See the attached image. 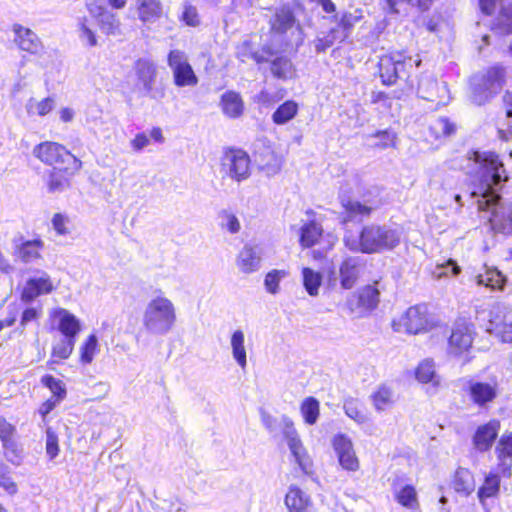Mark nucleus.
<instances>
[{
	"label": "nucleus",
	"instance_id": "412c9836",
	"mask_svg": "<svg viewBox=\"0 0 512 512\" xmlns=\"http://www.w3.org/2000/svg\"><path fill=\"white\" fill-rule=\"evenodd\" d=\"M468 393L473 403L482 407L497 397L498 388L496 382L470 380Z\"/></svg>",
	"mask_w": 512,
	"mask_h": 512
},
{
	"label": "nucleus",
	"instance_id": "f704fd0d",
	"mask_svg": "<svg viewBox=\"0 0 512 512\" xmlns=\"http://www.w3.org/2000/svg\"><path fill=\"white\" fill-rule=\"evenodd\" d=\"M263 52L267 54V57L259 52H254L251 42L245 40L237 47L236 55L242 62L252 59L256 63H262L268 61V57L273 56L275 53L270 47H264Z\"/></svg>",
	"mask_w": 512,
	"mask_h": 512
},
{
	"label": "nucleus",
	"instance_id": "2f4dec72",
	"mask_svg": "<svg viewBox=\"0 0 512 512\" xmlns=\"http://www.w3.org/2000/svg\"><path fill=\"white\" fill-rule=\"evenodd\" d=\"M477 285H484L491 290H503L506 277L495 267L484 266L483 271L476 276Z\"/></svg>",
	"mask_w": 512,
	"mask_h": 512
},
{
	"label": "nucleus",
	"instance_id": "603ef678",
	"mask_svg": "<svg viewBox=\"0 0 512 512\" xmlns=\"http://www.w3.org/2000/svg\"><path fill=\"white\" fill-rule=\"evenodd\" d=\"M272 74L280 79L292 78L294 75V68L290 59L286 57H278L272 61L271 65Z\"/></svg>",
	"mask_w": 512,
	"mask_h": 512
},
{
	"label": "nucleus",
	"instance_id": "e2e57ef3",
	"mask_svg": "<svg viewBox=\"0 0 512 512\" xmlns=\"http://www.w3.org/2000/svg\"><path fill=\"white\" fill-rule=\"evenodd\" d=\"M51 225L58 236H66L71 233L70 218L62 213H56L53 215Z\"/></svg>",
	"mask_w": 512,
	"mask_h": 512
},
{
	"label": "nucleus",
	"instance_id": "473e14b6",
	"mask_svg": "<svg viewBox=\"0 0 512 512\" xmlns=\"http://www.w3.org/2000/svg\"><path fill=\"white\" fill-rule=\"evenodd\" d=\"M137 13L143 23H154L162 16L160 0H137Z\"/></svg>",
	"mask_w": 512,
	"mask_h": 512
},
{
	"label": "nucleus",
	"instance_id": "ea45409f",
	"mask_svg": "<svg viewBox=\"0 0 512 512\" xmlns=\"http://www.w3.org/2000/svg\"><path fill=\"white\" fill-rule=\"evenodd\" d=\"M453 486L457 492L469 495L475 488V481L472 473L464 468L458 469L455 473Z\"/></svg>",
	"mask_w": 512,
	"mask_h": 512
},
{
	"label": "nucleus",
	"instance_id": "ddd939ff",
	"mask_svg": "<svg viewBox=\"0 0 512 512\" xmlns=\"http://www.w3.org/2000/svg\"><path fill=\"white\" fill-rule=\"evenodd\" d=\"M168 65L173 72L176 86H195L198 83V78L188 62L187 55L183 51H170L168 55Z\"/></svg>",
	"mask_w": 512,
	"mask_h": 512
},
{
	"label": "nucleus",
	"instance_id": "774afa93",
	"mask_svg": "<svg viewBox=\"0 0 512 512\" xmlns=\"http://www.w3.org/2000/svg\"><path fill=\"white\" fill-rule=\"evenodd\" d=\"M362 18H363V11L361 9H354L351 12H346L342 16L340 24L345 29H349V28L353 27Z\"/></svg>",
	"mask_w": 512,
	"mask_h": 512
},
{
	"label": "nucleus",
	"instance_id": "c03bdc74",
	"mask_svg": "<svg viewBox=\"0 0 512 512\" xmlns=\"http://www.w3.org/2000/svg\"><path fill=\"white\" fill-rule=\"evenodd\" d=\"M298 112V104L294 101H286L273 113L274 123L283 125L292 120Z\"/></svg>",
	"mask_w": 512,
	"mask_h": 512
},
{
	"label": "nucleus",
	"instance_id": "39448f33",
	"mask_svg": "<svg viewBox=\"0 0 512 512\" xmlns=\"http://www.w3.org/2000/svg\"><path fill=\"white\" fill-rule=\"evenodd\" d=\"M475 331L473 324L460 320L455 322L448 338L447 355L452 358L463 359L467 363L470 349L474 341Z\"/></svg>",
	"mask_w": 512,
	"mask_h": 512
},
{
	"label": "nucleus",
	"instance_id": "6ab92c4d",
	"mask_svg": "<svg viewBox=\"0 0 512 512\" xmlns=\"http://www.w3.org/2000/svg\"><path fill=\"white\" fill-rule=\"evenodd\" d=\"M44 242L40 238L24 240L15 239L13 242L14 256L24 263H32L41 258Z\"/></svg>",
	"mask_w": 512,
	"mask_h": 512
},
{
	"label": "nucleus",
	"instance_id": "37998d69",
	"mask_svg": "<svg viewBox=\"0 0 512 512\" xmlns=\"http://www.w3.org/2000/svg\"><path fill=\"white\" fill-rule=\"evenodd\" d=\"M397 502L409 510H416L419 507L417 492L412 485H405L395 491Z\"/></svg>",
	"mask_w": 512,
	"mask_h": 512
},
{
	"label": "nucleus",
	"instance_id": "338daca9",
	"mask_svg": "<svg viewBox=\"0 0 512 512\" xmlns=\"http://www.w3.org/2000/svg\"><path fill=\"white\" fill-rule=\"evenodd\" d=\"M16 428L14 425L9 423L5 418L0 416V440L2 443L15 440L14 435Z\"/></svg>",
	"mask_w": 512,
	"mask_h": 512
},
{
	"label": "nucleus",
	"instance_id": "052dcab7",
	"mask_svg": "<svg viewBox=\"0 0 512 512\" xmlns=\"http://www.w3.org/2000/svg\"><path fill=\"white\" fill-rule=\"evenodd\" d=\"M346 415L358 424H365L369 421L368 415L361 409L359 404L354 400H348L344 403Z\"/></svg>",
	"mask_w": 512,
	"mask_h": 512
},
{
	"label": "nucleus",
	"instance_id": "20e7f679",
	"mask_svg": "<svg viewBox=\"0 0 512 512\" xmlns=\"http://www.w3.org/2000/svg\"><path fill=\"white\" fill-rule=\"evenodd\" d=\"M33 155L50 166L67 164L65 171L70 174L79 171L82 166V162L77 157L71 154L63 145L56 142L40 143L34 147Z\"/></svg>",
	"mask_w": 512,
	"mask_h": 512
},
{
	"label": "nucleus",
	"instance_id": "4c0bfd02",
	"mask_svg": "<svg viewBox=\"0 0 512 512\" xmlns=\"http://www.w3.org/2000/svg\"><path fill=\"white\" fill-rule=\"evenodd\" d=\"M302 280L303 286L310 296L315 297L319 295V289L323 280L320 272L305 267L302 269Z\"/></svg>",
	"mask_w": 512,
	"mask_h": 512
},
{
	"label": "nucleus",
	"instance_id": "2eb2a0df",
	"mask_svg": "<svg viewBox=\"0 0 512 512\" xmlns=\"http://www.w3.org/2000/svg\"><path fill=\"white\" fill-rule=\"evenodd\" d=\"M406 58L400 52L385 54L380 57L378 68L382 83L385 85L394 84L404 71Z\"/></svg>",
	"mask_w": 512,
	"mask_h": 512
},
{
	"label": "nucleus",
	"instance_id": "a211bd4d",
	"mask_svg": "<svg viewBox=\"0 0 512 512\" xmlns=\"http://www.w3.org/2000/svg\"><path fill=\"white\" fill-rule=\"evenodd\" d=\"M133 70L136 77L135 87L143 94L154 97L153 86L157 75L155 64L148 59H139Z\"/></svg>",
	"mask_w": 512,
	"mask_h": 512
},
{
	"label": "nucleus",
	"instance_id": "58836bf2",
	"mask_svg": "<svg viewBox=\"0 0 512 512\" xmlns=\"http://www.w3.org/2000/svg\"><path fill=\"white\" fill-rule=\"evenodd\" d=\"M374 408L380 412L385 411L392 407L394 403V393L391 388L387 386H380L370 396Z\"/></svg>",
	"mask_w": 512,
	"mask_h": 512
},
{
	"label": "nucleus",
	"instance_id": "aec40b11",
	"mask_svg": "<svg viewBox=\"0 0 512 512\" xmlns=\"http://www.w3.org/2000/svg\"><path fill=\"white\" fill-rule=\"evenodd\" d=\"M87 10L91 17L98 21L103 33L107 35H115L119 32L120 22L114 13L94 2L87 4Z\"/></svg>",
	"mask_w": 512,
	"mask_h": 512
},
{
	"label": "nucleus",
	"instance_id": "6e6d98bb",
	"mask_svg": "<svg viewBox=\"0 0 512 512\" xmlns=\"http://www.w3.org/2000/svg\"><path fill=\"white\" fill-rule=\"evenodd\" d=\"M4 456L7 461L19 466L23 460V450L15 440L2 443Z\"/></svg>",
	"mask_w": 512,
	"mask_h": 512
},
{
	"label": "nucleus",
	"instance_id": "bf43d9fd",
	"mask_svg": "<svg viewBox=\"0 0 512 512\" xmlns=\"http://www.w3.org/2000/svg\"><path fill=\"white\" fill-rule=\"evenodd\" d=\"M461 272V268L457 265V263L449 259L448 261L437 264L432 272V275L436 279H441L443 277L449 276H457Z\"/></svg>",
	"mask_w": 512,
	"mask_h": 512
},
{
	"label": "nucleus",
	"instance_id": "f8f14e48",
	"mask_svg": "<svg viewBox=\"0 0 512 512\" xmlns=\"http://www.w3.org/2000/svg\"><path fill=\"white\" fill-rule=\"evenodd\" d=\"M331 444L343 470L356 472L360 469V460L350 437L343 433L336 434L333 436Z\"/></svg>",
	"mask_w": 512,
	"mask_h": 512
},
{
	"label": "nucleus",
	"instance_id": "5701e85b",
	"mask_svg": "<svg viewBox=\"0 0 512 512\" xmlns=\"http://www.w3.org/2000/svg\"><path fill=\"white\" fill-rule=\"evenodd\" d=\"M255 161L261 171L267 176H274L278 174L283 165V158L277 154L270 147H265L258 151L255 156Z\"/></svg>",
	"mask_w": 512,
	"mask_h": 512
},
{
	"label": "nucleus",
	"instance_id": "5fc2aeb1",
	"mask_svg": "<svg viewBox=\"0 0 512 512\" xmlns=\"http://www.w3.org/2000/svg\"><path fill=\"white\" fill-rule=\"evenodd\" d=\"M219 225L231 234H236L241 229L238 217L230 210L223 209L218 213Z\"/></svg>",
	"mask_w": 512,
	"mask_h": 512
},
{
	"label": "nucleus",
	"instance_id": "0e129e2a",
	"mask_svg": "<svg viewBox=\"0 0 512 512\" xmlns=\"http://www.w3.org/2000/svg\"><path fill=\"white\" fill-rule=\"evenodd\" d=\"M45 450L49 460H54L60 452L58 436L51 427L46 429Z\"/></svg>",
	"mask_w": 512,
	"mask_h": 512
},
{
	"label": "nucleus",
	"instance_id": "13d9d810",
	"mask_svg": "<svg viewBox=\"0 0 512 512\" xmlns=\"http://www.w3.org/2000/svg\"><path fill=\"white\" fill-rule=\"evenodd\" d=\"M68 185V180L61 169L54 168L50 171L47 180L48 190L50 192H60Z\"/></svg>",
	"mask_w": 512,
	"mask_h": 512
},
{
	"label": "nucleus",
	"instance_id": "1a4fd4ad",
	"mask_svg": "<svg viewBox=\"0 0 512 512\" xmlns=\"http://www.w3.org/2000/svg\"><path fill=\"white\" fill-rule=\"evenodd\" d=\"M504 69L492 67L481 76H474L471 80L472 99L481 105L491 96L498 93L503 84Z\"/></svg>",
	"mask_w": 512,
	"mask_h": 512
},
{
	"label": "nucleus",
	"instance_id": "6e6552de",
	"mask_svg": "<svg viewBox=\"0 0 512 512\" xmlns=\"http://www.w3.org/2000/svg\"><path fill=\"white\" fill-rule=\"evenodd\" d=\"M283 436L289 448L293 461L298 465L300 470L306 474L313 473V461L307 449L304 447L293 421L288 417L282 418Z\"/></svg>",
	"mask_w": 512,
	"mask_h": 512
},
{
	"label": "nucleus",
	"instance_id": "9d476101",
	"mask_svg": "<svg viewBox=\"0 0 512 512\" xmlns=\"http://www.w3.org/2000/svg\"><path fill=\"white\" fill-rule=\"evenodd\" d=\"M250 157L241 149H230L225 152L221 160V172L232 180L241 182L251 173Z\"/></svg>",
	"mask_w": 512,
	"mask_h": 512
},
{
	"label": "nucleus",
	"instance_id": "0eeeda50",
	"mask_svg": "<svg viewBox=\"0 0 512 512\" xmlns=\"http://www.w3.org/2000/svg\"><path fill=\"white\" fill-rule=\"evenodd\" d=\"M433 326L434 323L429 318L425 305H416L408 308L392 322L394 331L409 334L425 333L430 331Z\"/></svg>",
	"mask_w": 512,
	"mask_h": 512
},
{
	"label": "nucleus",
	"instance_id": "b1692460",
	"mask_svg": "<svg viewBox=\"0 0 512 512\" xmlns=\"http://www.w3.org/2000/svg\"><path fill=\"white\" fill-rule=\"evenodd\" d=\"M415 378L422 384L430 385L435 392L441 385V376L436 371L435 361L431 358L422 360L415 369Z\"/></svg>",
	"mask_w": 512,
	"mask_h": 512
},
{
	"label": "nucleus",
	"instance_id": "69168bd1",
	"mask_svg": "<svg viewBox=\"0 0 512 512\" xmlns=\"http://www.w3.org/2000/svg\"><path fill=\"white\" fill-rule=\"evenodd\" d=\"M41 382L52 392L54 399L61 401L65 397L66 390L60 380L51 375H45L42 377Z\"/></svg>",
	"mask_w": 512,
	"mask_h": 512
},
{
	"label": "nucleus",
	"instance_id": "f03ea898",
	"mask_svg": "<svg viewBox=\"0 0 512 512\" xmlns=\"http://www.w3.org/2000/svg\"><path fill=\"white\" fill-rule=\"evenodd\" d=\"M402 231L389 225H369L362 229L359 236L346 234L345 246L351 251L367 254L392 250L399 245Z\"/></svg>",
	"mask_w": 512,
	"mask_h": 512
},
{
	"label": "nucleus",
	"instance_id": "de8ad7c7",
	"mask_svg": "<svg viewBox=\"0 0 512 512\" xmlns=\"http://www.w3.org/2000/svg\"><path fill=\"white\" fill-rule=\"evenodd\" d=\"M77 27L79 38L84 44L90 47L97 45V37L93 29V24L87 17L79 18Z\"/></svg>",
	"mask_w": 512,
	"mask_h": 512
},
{
	"label": "nucleus",
	"instance_id": "c85d7f7f",
	"mask_svg": "<svg viewBox=\"0 0 512 512\" xmlns=\"http://www.w3.org/2000/svg\"><path fill=\"white\" fill-rule=\"evenodd\" d=\"M220 107L223 114L230 119H237L244 112L242 97L235 91H226L222 94Z\"/></svg>",
	"mask_w": 512,
	"mask_h": 512
},
{
	"label": "nucleus",
	"instance_id": "f3484780",
	"mask_svg": "<svg viewBox=\"0 0 512 512\" xmlns=\"http://www.w3.org/2000/svg\"><path fill=\"white\" fill-rule=\"evenodd\" d=\"M284 505L288 512H318L311 495L296 484L288 487Z\"/></svg>",
	"mask_w": 512,
	"mask_h": 512
},
{
	"label": "nucleus",
	"instance_id": "680f3d73",
	"mask_svg": "<svg viewBox=\"0 0 512 512\" xmlns=\"http://www.w3.org/2000/svg\"><path fill=\"white\" fill-rule=\"evenodd\" d=\"M370 138L375 139L373 146L379 149H386L395 146L397 136L391 130L378 131L371 135Z\"/></svg>",
	"mask_w": 512,
	"mask_h": 512
},
{
	"label": "nucleus",
	"instance_id": "f257e3e1",
	"mask_svg": "<svg viewBox=\"0 0 512 512\" xmlns=\"http://www.w3.org/2000/svg\"><path fill=\"white\" fill-rule=\"evenodd\" d=\"M468 173L472 175L474 190L470 196L479 200L496 198L503 184L508 180V174L504 168L503 162L494 152L472 151L467 156Z\"/></svg>",
	"mask_w": 512,
	"mask_h": 512
},
{
	"label": "nucleus",
	"instance_id": "8fccbe9b",
	"mask_svg": "<svg viewBox=\"0 0 512 512\" xmlns=\"http://www.w3.org/2000/svg\"><path fill=\"white\" fill-rule=\"evenodd\" d=\"M76 339L62 337L52 346V357L64 360L70 357L74 350Z\"/></svg>",
	"mask_w": 512,
	"mask_h": 512
},
{
	"label": "nucleus",
	"instance_id": "4d7b16f0",
	"mask_svg": "<svg viewBox=\"0 0 512 512\" xmlns=\"http://www.w3.org/2000/svg\"><path fill=\"white\" fill-rule=\"evenodd\" d=\"M430 131L438 139L453 134L456 127L447 118H438L430 125Z\"/></svg>",
	"mask_w": 512,
	"mask_h": 512
},
{
	"label": "nucleus",
	"instance_id": "cd10ccee",
	"mask_svg": "<svg viewBox=\"0 0 512 512\" xmlns=\"http://www.w3.org/2000/svg\"><path fill=\"white\" fill-rule=\"evenodd\" d=\"M447 87L443 84L439 86L437 80L432 76H422L418 85V94L421 98L429 101L439 99L442 102L447 93Z\"/></svg>",
	"mask_w": 512,
	"mask_h": 512
},
{
	"label": "nucleus",
	"instance_id": "a878e982",
	"mask_svg": "<svg viewBox=\"0 0 512 512\" xmlns=\"http://www.w3.org/2000/svg\"><path fill=\"white\" fill-rule=\"evenodd\" d=\"M496 453L499 460L498 470H501L503 477H509L512 465V432L501 436Z\"/></svg>",
	"mask_w": 512,
	"mask_h": 512
},
{
	"label": "nucleus",
	"instance_id": "393cba45",
	"mask_svg": "<svg viewBox=\"0 0 512 512\" xmlns=\"http://www.w3.org/2000/svg\"><path fill=\"white\" fill-rule=\"evenodd\" d=\"M500 429V423L492 420L479 426L474 435V445L479 451H487L492 446Z\"/></svg>",
	"mask_w": 512,
	"mask_h": 512
},
{
	"label": "nucleus",
	"instance_id": "bb28decb",
	"mask_svg": "<svg viewBox=\"0 0 512 512\" xmlns=\"http://www.w3.org/2000/svg\"><path fill=\"white\" fill-rule=\"evenodd\" d=\"M53 290V284L50 277L42 273L37 277L29 279L23 289L22 298L32 300L39 295L50 293Z\"/></svg>",
	"mask_w": 512,
	"mask_h": 512
},
{
	"label": "nucleus",
	"instance_id": "7ed1b4c3",
	"mask_svg": "<svg viewBox=\"0 0 512 512\" xmlns=\"http://www.w3.org/2000/svg\"><path fill=\"white\" fill-rule=\"evenodd\" d=\"M176 307L161 290L154 292L142 315V325L151 335L164 336L175 326Z\"/></svg>",
	"mask_w": 512,
	"mask_h": 512
},
{
	"label": "nucleus",
	"instance_id": "4be33fe9",
	"mask_svg": "<svg viewBox=\"0 0 512 512\" xmlns=\"http://www.w3.org/2000/svg\"><path fill=\"white\" fill-rule=\"evenodd\" d=\"M13 32L15 33V42L21 50L35 55L42 54L44 50L43 45L39 37L31 29L15 24Z\"/></svg>",
	"mask_w": 512,
	"mask_h": 512
},
{
	"label": "nucleus",
	"instance_id": "dca6fc26",
	"mask_svg": "<svg viewBox=\"0 0 512 512\" xmlns=\"http://www.w3.org/2000/svg\"><path fill=\"white\" fill-rule=\"evenodd\" d=\"M52 328L58 330L63 337L76 339L82 326L80 320L64 308H55L50 314Z\"/></svg>",
	"mask_w": 512,
	"mask_h": 512
},
{
	"label": "nucleus",
	"instance_id": "423d86ee",
	"mask_svg": "<svg viewBox=\"0 0 512 512\" xmlns=\"http://www.w3.org/2000/svg\"><path fill=\"white\" fill-rule=\"evenodd\" d=\"M478 209L487 213L491 227L498 232L512 233V203H504L500 196L479 200Z\"/></svg>",
	"mask_w": 512,
	"mask_h": 512
},
{
	"label": "nucleus",
	"instance_id": "7c9ffc66",
	"mask_svg": "<svg viewBox=\"0 0 512 512\" xmlns=\"http://www.w3.org/2000/svg\"><path fill=\"white\" fill-rule=\"evenodd\" d=\"M229 344L233 359L241 369H245L247 366V350L244 332L241 329L234 330L230 335Z\"/></svg>",
	"mask_w": 512,
	"mask_h": 512
},
{
	"label": "nucleus",
	"instance_id": "a18cd8bd",
	"mask_svg": "<svg viewBox=\"0 0 512 512\" xmlns=\"http://www.w3.org/2000/svg\"><path fill=\"white\" fill-rule=\"evenodd\" d=\"M379 302V290L373 286L368 285L363 287L358 294V305L365 310L374 309Z\"/></svg>",
	"mask_w": 512,
	"mask_h": 512
},
{
	"label": "nucleus",
	"instance_id": "3c124183",
	"mask_svg": "<svg viewBox=\"0 0 512 512\" xmlns=\"http://www.w3.org/2000/svg\"><path fill=\"white\" fill-rule=\"evenodd\" d=\"M345 208V216L343 217V222L346 223L352 220H361L363 217H366L370 214L371 208L361 204L360 202L353 201L348 202V204L344 205Z\"/></svg>",
	"mask_w": 512,
	"mask_h": 512
},
{
	"label": "nucleus",
	"instance_id": "9b49d317",
	"mask_svg": "<svg viewBox=\"0 0 512 512\" xmlns=\"http://www.w3.org/2000/svg\"><path fill=\"white\" fill-rule=\"evenodd\" d=\"M487 318L486 330L489 333H494L503 342H512V310L496 303L491 306Z\"/></svg>",
	"mask_w": 512,
	"mask_h": 512
},
{
	"label": "nucleus",
	"instance_id": "a19ab883",
	"mask_svg": "<svg viewBox=\"0 0 512 512\" xmlns=\"http://www.w3.org/2000/svg\"><path fill=\"white\" fill-rule=\"evenodd\" d=\"M293 24L294 17L292 12L288 8H281L275 13L272 20V31L281 35L292 28Z\"/></svg>",
	"mask_w": 512,
	"mask_h": 512
},
{
	"label": "nucleus",
	"instance_id": "c756f323",
	"mask_svg": "<svg viewBox=\"0 0 512 512\" xmlns=\"http://www.w3.org/2000/svg\"><path fill=\"white\" fill-rule=\"evenodd\" d=\"M261 257L256 247L245 245L237 257V266L241 272L250 274L260 268Z\"/></svg>",
	"mask_w": 512,
	"mask_h": 512
},
{
	"label": "nucleus",
	"instance_id": "09e8293b",
	"mask_svg": "<svg viewBox=\"0 0 512 512\" xmlns=\"http://www.w3.org/2000/svg\"><path fill=\"white\" fill-rule=\"evenodd\" d=\"M99 352L98 339L91 334L80 347V361L83 364H90Z\"/></svg>",
	"mask_w": 512,
	"mask_h": 512
},
{
	"label": "nucleus",
	"instance_id": "c9c22d12",
	"mask_svg": "<svg viewBox=\"0 0 512 512\" xmlns=\"http://www.w3.org/2000/svg\"><path fill=\"white\" fill-rule=\"evenodd\" d=\"M501 470L498 467L485 478L484 484L478 491L479 500L484 503L487 498L495 497L499 492Z\"/></svg>",
	"mask_w": 512,
	"mask_h": 512
},
{
	"label": "nucleus",
	"instance_id": "864d4df0",
	"mask_svg": "<svg viewBox=\"0 0 512 512\" xmlns=\"http://www.w3.org/2000/svg\"><path fill=\"white\" fill-rule=\"evenodd\" d=\"M492 29L499 34L512 33V5L501 9Z\"/></svg>",
	"mask_w": 512,
	"mask_h": 512
},
{
	"label": "nucleus",
	"instance_id": "4468645a",
	"mask_svg": "<svg viewBox=\"0 0 512 512\" xmlns=\"http://www.w3.org/2000/svg\"><path fill=\"white\" fill-rule=\"evenodd\" d=\"M365 270V261L359 256H348L338 266V270L329 273L331 277L338 275L340 285L343 289H351L357 283L359 277Z\"/></svg>",
	"mask_w": 512,
	"mask_h": 512
},
{
	"label": "nucleus",
	"instance_id": "e433bc0d",
	"mask_svg": "<svg viewBox=\"0 0 512 512\" xmlns=\"http://www.w3.org/2000/svg\"><path fill=\"white\" fill-rule=\"evenodd\" d=\"M55 107V100L47 97L41 100L30 98L25 105L26 112L29 116H46Z\"/></svg>",
	"mask_w": 512,
	"mask_h": 512
},
{
	"label": "nucleus",
	"instance_id": "49530a36",
	"mask_svg": "<svg viewBox=\"0 0 512 512\" xmlns=\"http://www.w3.org/2000/svg\"><path fill=\"white\" fill-rule=\"evenodd\" d=\"M289 276V272L285 269H273L269 271L264 279L265 290L272 295L280 292V283Z\"/></svg>",
	"mask_w": 512,
	"mask_h": 512
},
{
	"label": "nucleus",
	"instance_id": "72a5a7b5",
	"mask_svg": "<svg viewBox=\"0 0 512 512\" xmlns=\"http://www.w3.org/2000/svg\"><path fill=\"white\" fill-rule=\"evenodd\" d=\"M323 229L314 220L304 223L300 228V245L303 248H310L316 245L322 237Z\"/></svg>",
	"mask_w": 512,
	"mask_h": 512
},
{
	"label": "nucleus",
	"instance_id": "79ce46f5",
	"mask_svg": "<svg viewBox=\"0 0 512 512\" xmlns=\"http://www.w3.org/2000/svg\"><path fill=\"white\" fill-rule=\"evenodd\" d=\"M300 412L306 424L314 425L320 415L319 401L314 397L305 398L301 403Z\"/></svg>",
	"mask_w": 512,
	"mask_h": 512
}]
</instances>
